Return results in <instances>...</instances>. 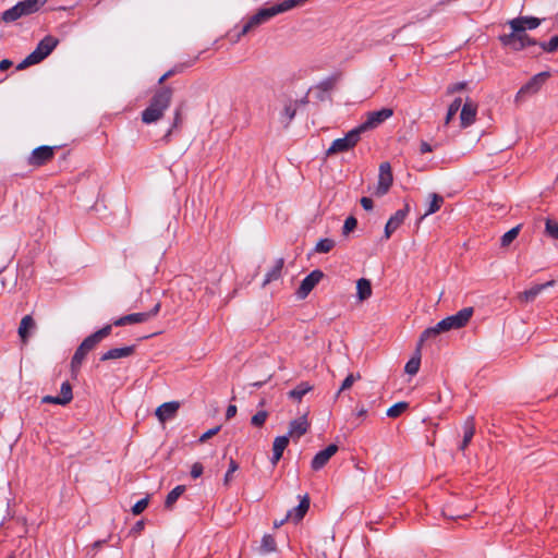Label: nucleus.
<instances>
[{
    "mask_svg": "<svg viewBox=\"0 0 558 558\" xmlns=\"http://www.w3.org/2000/svg\"><path fill=\"white\" fill-rule=\"evenodd\" d=\"M307 0H283L280 3H274L257 10L256 13L243 20L242 29L239 35H245L253 32L258 25L268 22L271 17L279 13L287 12L295 7L302 5Z\"/></svg>",
    "mask_w": 558,
    "mask_h": 558,
    "instance_id": "nucleus-1",
    "label": "nucleus"
},
{
    "mask_svg": "<svg viewBox=\"0 0 558 558\" xmlns=\"http://www.w3.org/2000/svg\"><path fill=\"white\" fill-rule=\"evenodd\" d=\"M173 96V89L169 86H161L154 93L148 107L142 112V121L150 124L159 121L165 111L169 108Z\"/></svg>",
    "mask_w": 558,
    "mask_h": 558,
    "instance_id": "nucleus-2",
    "label": "nucleus"
},
{
    "mask_svg": "<svg viewBox=\"0 0 558 558\" xmlns=\"http://www.w3.org/2000/svg\"><path fill=\"white\" fill-rule=\"evenodd\" d=\"M504 48L511 51H519L525 48L538 46L541 51L554 52L558 49V37L545 43H537L531 37H499Z\"/></svg>",
    "mask_w": 558,
    "mask_h": 558,
    "instance_id": "nucleus-3",
    "label": "nucleus"
},
{
    "mask_svg": "<svg viewBox=\"0 0 558 558\" xmlns=\"http://www.w3.org/2000/svg\"><path fill=\"white\" fill-rule=\"evenodd\" d=\"M57 45L58 39H56V37H44L37 45L36 49L17 64L16 70H24L31 65L39 63L52 52Z\"/></svg>",
    "mask_w": 558,
    "mask_h": 558,
    "instance_id": "nucleus-4",
    "label": "nucleus"
},
{
    "mask_svg": "<svg viewBox=\"0 0 558 558\" xmlns=\"http://www.w3.org/2000/svg\"><path fill=\"white\" fill-rule=\"evenodd\" d=\"M48 0H23L17 2L14 7L5 10L2 13L1 20L10 23L19 20L22 16L33 14L47 2Z\"/></svg>",
    "mask_w": 558,
    "mask_h": 558,
    "instance_id": "nucleus-5",
    "label": "nucleus"
},
{
    "mask_svg": "<svg viewBox=\"0 0 558 558\" xmlns=\"http://www.w3.org/2000/svg\"><path fill=\"white\" fill-rule=\"evenodd\" d=\"M361 140V132L357 128L351 130L342 138L335 140L326 151V156L351 150Z\"/></svg>",
    "mask_w": 558,
    "mask_h": 558,
    "instance_id": "nucleus-6",
    "label": "nucleus"
},
{
    "mask_svg": "<svg viewBox=\"0 0 558 558\" xmlns=\"http://www.w3.org/2000/svg\"><path fill=\"white\" fill-rule=\"evenodd\" d=\"M187 47L192 53H195L194 58L187 62V65H192L199 56L210 49L219 50L222 45H219V39H213V37H193Z\"/></svg>",
    "mask_w": 558,
    "mask_h": 558,
    "instance_id": "nucleus-7",
    "label": "nucleus"
},
{
    "mask_svg": "<svg viewBox=\"0 0 558 558\" xmlns=\"http://www.w3.org/2000/svg\"><path fill=\"white\" fill-rule=\"evenodd\" d=\"M393 110L391 108H383L378 111H371L366 114V120L361 123L359 126V131L362 133L376 129L378 125H380L383 122H385L387 119L392 117Z\"/></svg>",
    "mask_w": 558,
    "mask_h": 558,
    "instance_id": "nucleus-8",
    "label": "nucleus"
},
{
    "mask_svg": "<svg viewBox=\"0 0 558 558\" xmlns=\"http://www.w3.org/2000/svg\"><path fill=\"white\" fill-rule=\"evenodd\" d=\"M393 183V175L391 166L388 161H384L379 165L378 184L375 191V195L380 197L386 195Z\"/></svg>",
    "mask_w": 558,
    "mask_h": 558,
    "instance_id": "nucleus-9",
    "label": "nucleus"
},
{
    "mask_svg": "<svg viewBox=\"0 0 558 558\" xmlns=\"http://www.w3.org/2000/svg\"><path fill=\"white\" fill-rule=\"evenodd\" d=\"M160 310V303H157L150 311L143 313H133L122 316L113 322V325L117 327L131 325V324H141L145 323L151 317L156 316Z\"/></svg>",
    "mask_w": 558,
    "mask_h": 558,
    "instance_id": "nucleus-10",
    "label": "nucleus"
},
{
    "mask_svg": "<svg viewBox=\"0 0 558 558\" xmlns=\"http://www.w3.org/2000/svg\"><path fill=\"white\" fill-rule=\"evenodd\" d=\"M542 21L543 20L534 16H519L508 21L507 23L511 28L510 35H514L524 33L525 31H533L541 25Z\"/></svg>",
    "mask_w": 558,
    "mask_h": 558,
    "instance_id": "nucleus-11",
    "label": "nucleus"
},
{
    "mask_svg": "<svg viewBox=\"0 0 558 558\" xmlns=\"http://www.w3.org/2000/svg\"><path fill=\"white\" fill-rule=\"evenodd\" d=\"M56 146L43 145L35 148L27 159V163L33 167H40L50 161L54 156Z\"/></svg>",
    "mask_w": 558,
    "mask_h": 558,
    "instance_id": "nucleus-12",
    "label": "nucleus"
},
{
    "mask_svg": "<svg viewBox=\"0 0 558 558\" xmlns=\"http://www.w3.org/2000/svg\"><path fill=\"white\" fill-rule=\"evenodd\" d=\"M324 272L319 269L313 270L310 275H307L301 282L296 295L299 299H305L311 291L315 288V286L323 279Z\"/></svg>",
    "mask_w": 558,
    "mask_h": 558,
    "instance_id": "nucleus-13",
    "label": "nucleus"
},
{
    "mask_svg": "<svg viewBox=\"0 0 558 558\" xmlns=\"http://www.w3.org/2000/svg\"><path fill=\"white\" fill-rule=\"evenodd\" d=\"M73 399L72 386L69 381L61 385L60 396H45L41 398L43 403H52L58 405H66Z\"/></svg>",
    "mask_w": 558,
    "mask_h": 558,
    "instance_id": "nucleus-14",
    "label": "nucleus"
},
{
    "mask_svg": "<svg viewBox=\"0 0 558 558\" xmlns=\"http://www.w3.org/2000/svg\"><path fill=\"white\" fill-rule=\"evenodd\" d=\"M549 77L548 72H541L536 75H534L526 84H524L520 90L517 94V98L523 96V95H532L539 90L542 85L546 82V80Z\"/></svg>",
    "mask_w": 558,
    "mask_h": 558,
    "instance_id": "nucleus-15",
    "label": "nucleus"
},
{
    "mask_svg": "<svg viewBox=\"0 0 558 558\" xmlns=\"http://www.w3.org/2000/svg\"><path fill=\"white\" fill-rule=\"evenodd\" d=\"M477 104L468 98L464 105L461 107L460 112V124L461 128L465 129L472 125L476 120Z\"/></svg>",
    "mask_w": 558,
    "mask_h": 558,
    "instance_id": "nucleus-16",
    "label": "nucleus"
},
{
    "mask_svg": "<svg viewBox=\"0 0 558 558\" xmlns=\"http://www.w3.org/2000/svg\"><path fill=\"white\" fill-rule=\"evenodd\" d=\"M409 213V205L407 204L404 208L399 209L392 215L385 226L384 236L385 239H389L391 234L403 223L405 217Z\"/></svg>",
    "mask_w": 558,
    "mask_h": 558,
    "instance_id": "nucleus-17",
    "label": "nucleus"
},
{
    "mask_svg": "<svg viewBox=\"0 0 558 558\" xmlns=\"http://www.w3.org/2000/svg\"><path fill=\"white\" fill-rule=\"evenodd\" d=\"M473 307H464L460 310L457 314L446 317L450 330L460 329L464 327L473 316Z\"/></svg>",
    "mask_w": 558,
    "mask_h": 558,
    "instance_id": "nucleus-18",
    "label": "nucleus"
},
{
    "mask_svg": "<svg viewBox=\"0 0 558 558\" xmlns=\"http://www.w3.org/2000/svg\"><path fill=\"white\" fill-rule=\"evenodd\" d=\"M308 428H310V423L307 421V414H304L301 417H299L296 420H292L289 423V430L286 436H289V439L293 438L296 440L300 437H302L303 435H305L308 432Z\"/></svg>",
    "mask_w": 558,
    "mask_h": 558,
    "instance_id": "nucleus-19",
    "label": "nucleus"
},
{
    "mask_svg": "<svg viewBox=\"0 0 558 558\" xmlns=\"http://www.w3.org/2000/svg\"><path fill=\"white\" fill-rule=\"evenodd\" d=\"M555 283V280H549L545 283L535 284L531 289L519 293L518 300L522 303L533 302L536 299V296H538L544 290H546L549 287H554Z\"/></svg>",
    "mask_w": 558,
    "mask_h": 558,
    "instance_id": "nucleus-20",
    "label": "nucleus"
},
{
    "mask_svg": "<svg viewBox=\"0 0 558 558\" xmlns=\"http://www.w3.org/2000/svg\"><path fill=\"white\" fill-rule=\"evenodd\" d=\"M310 504H311V499H310L308 495L306 494L301 498L300 504L295 508L288 511L287 519H290L294 523L300 522L307 513V511L310 509Z\"/></svg>",
    "mask_w": 558,
    "mask_h": 558,
    "instance_id": "nucleus-21",
    "label": "nucleus"
},
{
    "mask_svg": "<svg viewBox=\"0 0 558 558\" xmlns=\"http://www.w3.org/2000/svg\"><path fill=\"white\" fill-rule=\"evenodd\" d=\"M179 407L180 404L177 401L165 402L157 408L156 416L161 423H163L175 415V413L179 410Z\"/></svg>",
    "mask_w": 558,
    "mask_h": 558,
    "instance_id": "nucleus-22",
    "label": "nucleus"
},
{
    "mask_svg": "<svg viewBox=\"0 0 558 558\" xmlns=\"http://www.w3.org/2000/svg\"><path fill=\"white\" fill-rule=\"evenodd\" d=\"M135 352V345H129L123 348H113L108 350L100 356V361L106 362L109 360H117L128 357Z\"/></svg>",
    "mask_w": 558,
    "mask_h": 558,
    "instance_id": "nucleus-23",
    "label": "nucleus"
},
{
    "mask_svg": "<svg viewBox=\"0 0 558 558\" xmlns=\"http://www.w3.org/2000/svg\"><path fill=\"white\" fill-rule=\"evenodd\" d=\"M35 327H36V323L31 315H26L22 318L20 326H19L17 333H19L23 344H26L28 342L31 331L34 330Z\"/></svg>",
    "mask_w": 558,
    "mask_h": 558,
    "instance_id": "nucleus-24",
    "label": "nucleus"
},
{
    "mask_svg": "<svg viewBox=\"0 0 558 558\" xmlns=\"http://www.w3.org/2000/svg\"><path fill=\"white\" fill-rule=\"evenodd\" d=\"M289 445V436H278L275 438L272 444V457H271V464L276 465L278 461L281 459L284 449Z\"/></svg>",
    "mask_w": 558,
    "mask_h": 558,
    "instance_id": "nucleus-25",
    "label": "nucleus"
},
{
    "mask_svg": "<svg viewBox=\"0 0 558 558\" xmlns=\"http://www.w3.org/2000/svg\"><path fill=\"white\" fill-rule=\"evenodd\" d=\"M463 439H462V442L460 445V450H465V448L469 446V444L471 442L474 434H475V423H474V417L473 416H469L463 426Z\"/></svg>",
    "mask_w": 558,
    "mask_h": 558,
    "instance_id": "nucleus-26",
    "label": "nucleus"
},
{
    "mask_svg": "<svg viewBox=\"0 0 558 558\" xmlns=\"http://www.w3.org/2000/svg\"><path fill=\"white\" fill-rule=\"evenodd\" d=\"M283 266H284V259L282 257L278 258L276 260L274 267L266 274L262 286L266 287L270 282L278 280L281 277Z\"/></svg>",
    "mask_w": 558,
    "mask_h": 558,
    "instance_id": "nucleus-27",
    "label": "nucleus"
},
{
    "mask_svg": "<svg viewBox=\"0 0 558 558\" xmlns=\"http://www.w3.org/2000/svg\"><path fill=\"white\" fill-rule=\"evenodd\" d=\"M357 299L363 302L372 295V283L366 278H361L356 281Z\"/></svg>",
    "mask_w": 558,
    "mask_h": 558,
    "instance_id": "nucleus-28",
    "label": "nucleus"
},
{
    "mask_svg": "<svg viewBox=\"0 0 558 558\" xmlns=\"http://www.w3.org/2000/svg\"><path fill=\"white\" fill-rule=\"evenodd\" d=\"M313 386L307 381L300 383L294 389L288 392L290 399L300 402L302 398L310 391L313 390Z\"/></svg>",
    "mask_w": 558,
    "mask_h": 558,
    "instance_id": "nucleus-29",
    "label": "nucleus"
},
{
    "mask_svg": "<svg viewBox=\"0 0 558 558\" xmlns=\"http://www.w3.org/2000/svg\"><path fill=\"white\" fill-rule=\"evenodd\" d=\"M421 365V348L416 347L414 355L408 361L404 372L409 375H415Z\"/></svg>",
    "mask_w": 558,
    "mask_h": 558,
    "instance_id": "nucleus-30",
    "label": "nucleus"
},
{
    "mask_svg": "<svg viewBox=\"0 0 558 558\" xmlns=\"http://www.w3.org/2000/svg\"><path fill=\"white\" fill-rule=\"evenodd\" d=\"M340 76L341 75L337 73L323 80L318 85L314 87V90H322L327 93L332 90L336 87L337 83L339 82Z\"/></svg>",
    "mask_w": 558,
    "mask_h": 558,
    "instance_id": "nucleus-31",
    "label": "nucleus"
},
{
    "mask_svg": "<svg viewBox=\"0 0 558 558\" xmlns=\"http://www.w3.org/2000/svg\"><path fill=\"white\" fill-rule=\"evenodd\" d=\"M185 492L184 485H178L166 497L165 508L171 510L179 497Z\"/></svg>",
    "mask_w": 558,
    "mask_h": 558,
    "instance_id": "nucleus-32",
    "label": "nucleus"
},
{
    "mask_svg": "<svg viewBox=\"0 0 558 558\" xmlns=\"http://www.w3.org/2000/svg\"><path fill=\"white\" fill-rule=\"evenodd\" d=\"M276 548H277V544H276L274 536L270 534L264 535L262 538L259 551L262 554H269V553L275 551Z\"/></svg>",
    "mask_w": 558,
    "mask_h": 558,
    "instance_id": "nucleus-33",
    "label": "nucleus"
},
{
    "mask_svg": "<svg viewBox=\"0 0 558 558\" xmlns=\"http://www.w3.org/2000/svg\"><path fill=\"white\" fill-rule=\"evenodd\" d=\"M521 229V225H518L507 231L500 239V245L501 247H508L519 235Z\"/></svg>",
    "mask_w": 558,
    "mask_h": 558,
    "instance_id": "nucleus-34",
    "label": "nucleus"
},
{
    "mask_svg": "<svg viewBox=\"0 0 558 558\" xmlns=\"http://www.w3.org/2000/svg\"><path fill=\"white\" fill-rule=\"evenodd\" d=\"M444 204V197L439 194L433 193L430 194V202L428 205V209L426 210L424 216L432 215L440 209Z\"/></svg>",
    "mask_w": 558,
    "mask_h": 558,
    "instance_id": "nucleus-35",
    "label": "nucleus"
},
{
    "mask_svg": "<svg viewBox=\"0 0 558 558\" xmlns=\"http://www.w3.org/2000/svg\"><path fill=\"white\" fill-rule=\"evenodd\" d=\"M87 353L86 350H82V345L80 344L71 360L72 371H76L81 367Z\"/></svg>",
    "mask_w": 558,
    "mask_h": 558,
    "instance_id": "nucleus-36",
    "label": "nucleus"
},
{
    "mask_svg": "<svg viewBox=\"0 0 558 558\" xmlns=\"http://www.w3.org/2000/svg\"><path fill=\"white\" fill-rule=\"evenodd\" d=\"M408 408H409L408 402L400 401L387 410V415L391 418H396V417L400 416L404 411H407Z\"/></svg>",
    "mask_w": 558,
    "mask_h": 558,
    "instance_id": "nucleus-37",
    "label": "nucleus"
},
{
    "mask_svg": "<svg viewBox=\"0 0 558 558\" xmlns=\"http://www.w3.org/2000/svg\"><path fill=\"white\" fill-rule=\"evenodd\" d=\"M336 243L332 239L326 238L322 239L317 242L315 246V252L317 253H329L333 247Z\"/></svg>",
    "mask_w": 558,
    "mask_h": 558,
    "instance_id": "nucleus-38",
    "label": "nucleus"
},
{
    "mask_svg": "<svg viewBox=\"0 0 558 558\" xmlns=\"http://www.w3.org/2000/svg\"><path fill=\"white\" fill-rule=\"evenodd\" d=\"M462 100L461 98H456L449 106L446 118H445V124H449L450 121L453 119V117L457 114L459 109L461 108Z\"/></svg>",
    "mask_w": 558,
    "mask_h": 558,
    "instance_id": "nucleus-39",
    "label": "nucleus"
},
{
    "mask_svg": "<svg viewBox=\"0 0 558 558\" xmlns=\"http://www.w3.org/2000/svg\"><path fill=\"white\" fill-rule=\"evenodd\" d=\"M438 335H440V333L438 332V330H437V328H436L435 326H434V327L426 328V329L422 332V335H421V337H420V340H418V343H417V345H416V347H418V348H421V349H422V345H423V343H424L426 340H428V339H430V338H435V337H437Z\"/></svg>",
    "mask_w": 558,
    "mask_h": 558,
    "instance_id": "nucleus-40",
    "label": "nucleus"
},
{
    "mask_svg": "<svg viewBox=\"0 0 558 558\" xmlns=\"http://www.w3.org/2000/svg\"><path fill=\"white\" fill-rule=\"evenodd\" d=\"M99 339L96 337L95 333H92L89 335L88 337H86L81 345H82V350H86L87 352L94 350L96 348V345L99 343Z\"/></svg>",
    "mask_w": 558,
    "mask_h": 558,
    "instance_id": "nucleus-41",
    "label": "nucleus"
},
{
    "mask_svg": "<svg viewBox=\"0 0 558 558\" xmlns=\"http://www.w3.org/2000/svg\"><path fill=\"white\" fill-rule=\"evenodd\" d=\"M361 378V374H349L345 379L342 381L341 387L339 391L337 392V396H339L342 391L348 390L352 387L355 380Z\"/></svg>",
    "mask_w": 558,
    "mask_h": 558,
    "instance_id": "nucleus-42",
    "label": "nucleus"
},
{
    "mask_svg": "<svg viewBox=\"0 0 558 558\" xmlns=\"http://www.w3.org/2000/svg\"><path fill=\"white\" fill-rule=\"evenodd\" d=\"M545 233L548 236L558 240V222H556L551 219H546Z\"/></svg>",
    "mask_w": 558,
    "mask_h": 558,
    "instance_id": "nucleus-43",
    "label": "nucleus"
},
{
    "mask_svg": "<svg viewBox=\"0 0 558 558\" xmlns=\"http://www.w3.org/2000/svg\"><path fill=\"white\" fill-rule=\"evenodd\" d=\"M181 125H182V109L181 108H177L175 111H174V119H173L172 126L170 128V130L165 135V138L168 140L170 134L172 133V131L175 130V129H179Z\"/></svg>",
    "mask_w": 558,
    "mask_h": 558,
    "instance_id": "nucleus-44",
    "label": "nucleus"
},
{
    "mask_svg": "<svg viewBox=\"0 0 558 558\" xmlns=\"http://www.w3.org/2000/svg\"><path fill=\"white\" fill-rule=\"evenodd\" d=\"M328 463V460L325 459L320 452H317L312 460L311 466L314 471H318L323 469Z\"/></svg>",
    "mask_w": 558,
    "mask_h": 558,
    "instance_id": "nucleus-45",
    "label": "nucleus"
},
{
    "mask_svg": "<svg viewBox=\"0 0 558 558\" xmlns=\"http://www.w3.org/2000/svg\"><path fill=\"white\" fill-rule=\"evenodd\" d=\"M239 470V464L236 463V461L234 459H230L229 461V469L225 475V478H223V484L225 485H229L230 482H231V478H232V474L234 472H236Z\"/></svg>",
    "mask_w": 558,
    "mask_h": 558,
    "instance_id": "nucleus-46",
    "label": "nucleus"
},
{
    "mask_svg": "<svg viewBox=\"0 0 558 558\" xmlns=\"http://www.w3.org/2000/svg\"><path fill=\"white\" fill-rule=\"evenodd\" d=\"M356 226H357L356 218L353 216H349L344 221V225L342 228V234L348 235L351 231H353L356 228Z\"/></svg>",
    "mask_w": 558,
    "mask_h": 558,
    "instance_id": "nucleus-47",
    "label": "nucleus"
},
{
    "mask_svg": "<svg viewBox=\"0 0 558 558\" xmlns=\"http://www.w3.org/2000/svg\"><path fill=\"white\" fill-rule=\"evenodd\" d=\"M267 417H268L267 411H258L256 414H254L252 416L251 423H252V425L259 427L265 423Z\"/></svg>",
    "mask_w": 558,
    "mask_h": 558,
    "instance_id": "nucleus-48",
    "label": "nucleus"
},
{
    "mask_svg": "<svg viewBox=\"0 0 558 558\" xmlns=\"http://www.w3.org/2000/svg\"><path fill=\"white\" fill-rule=\"evenodd\" d=\"M149 502V496L138 500L133 507H132V513L134 515L141 514L148 506Z\"/></svg>",
    "mask_w": 558,
    "mask_h": 558,
    "instance_id": "nucleus-49",
    "label": "nucleus"
},
{
    "mask_svg": "<svg viewBox=\"0 0 558 558\" xmlns=\"http://www.w3.org/2000/svg\"><path fill=\"white\" fill-rule=\"evenodd\" d=\"M296 113V106L289 104L284 107L283 114L287 118V124L290 123Z\"/></svg>",
    "mask_w": 558,
    "mask_h": 558,
    "instance_id": "nucleus-50",
    "label": "nucleus"
},
{
    "mask_svg": "<svg viewBox=\"0 0 558 558\" xmlns=\"http://www.w3.org/2000/svg\"><path fill=\"white\" fill-rule=\"evenodd\" d=\"M112 326H114L113 323L106 325L102 328H100L99 330L94 332L96 335V337L99 339V341H101L102 339H105L106 337H108L111 333Z\"/></svg>",
    "mask_w": 558,
    "mask_h": 558,
    "instance_id": "nucleus-51",
    "label": "nucleus"
},
{
    "mask_svg": "<svg viewBox=\"0 0 558 558\" xmlns=\"http://www.w3.org/2000/svg\"><path fill=\"white\" fill-rule=\"evenodd\" d=\"M338 451V446L335 444L329 445L324 450L319 451L320 454L325 457L329 461V459Z\"/></svg>",
    "mask_w": 558,
    "mask_h": 558,
    "instance_id": "nucleus-52",
    "label": "nucleus"
},
{
    "mask_svg": "<svg viewBox=\"0 0 558 558\" xmlns=\"http://www.w3.org/2000/svg\"><path fill=\"white\" fill-rule=\"evenodd\" d=\"M221 426H216L214 428H210L208 429L207 432H205L201 437H199V442H205L206 440H208L209 438H211L213 436L217 435L220 430Z\"/></svg>",
    "mask_w": 558,
    "mask_h": 558,
    "instance_id": "nucleus-53",
    "label": "nucleus"
},
{
    "mask_svg": "<svg viewBox=\"0 0 558 558\" xmlns=\"http://www.w3.org/2000/svg\"><path fill=\"white\" fill-rule=\"evenodd\" d=\"M204 468L199 462H195L191 468V476L193 478H198L203 474Z\"/></svg>",
    "mask_w": 558,
    "mask_h": 558,
    "instance_id": "nucleus-54",
    "label": "nucleus"
},
{
    "mask_svg": "<svg viewBox=\"0 0 558 558\" xmlns=\"http://www.w3.org/2000/svg\"><path fill=\"white\" fill-rule=\"evenodd\" d=\"M465 87H466L465 82H459V83L452 84V85L448 86L447 94L448 95L454 94L457 92L464 89Z\"/></svg>",
    "mask_w": 558,
    "mask_h": 558,
    "instance_id": "nucleus-55",
    "label": "nucleus"
},
{
    "mask_svg": "<svg viewBox=\"0 0 558 558\" xmlns=\"http://www.w3.org/2000/svg\"><path fill=\"white\" fill-rule=\"evenodd\" d=\"M189 66L187 63L186 64H178V65H174L172 69H170L169 71L166 72V76H173L178 73H181L184 68Z\"/></svg>",
    "mask_w": 558,
    "mask_h": 558,
    "instance_id": "nucleus-56",
    "label": "nucleus"
},
{
    "mask_svg": "<svg viewBox=\"0 0 558 558\" xmlns=\"http://www.w3.org/2000/svg\"><path fill=\"white\" fill-rule=\"evenodd\" d=\"M360 203H361V206L365 209V210H372L373 207H374V203H373V199L369 198V197H362L360 199Z\"/></svg>",
    "mask_w": 558,
    "mask_h": 558,
    "instance_id": "nucleus-57",
    "label": "nucleus"
},
{
    "mask_svg": "<svg viewBox=\"0 0 558 558\" xmlns=\"http://www.w3.org/2000/svg\"><path fill=\"white\" fill-rule=\"evenodd\" d=\"M449 324L447 323L446 318H444L442 320H440L439 323H437L435 325V327L437 328L438 332L441 333V332H445V331H449L450 328L448 326Z\"/></svg>",
    "mask_w": 558,
    "mask_h": 558,
    "instance_id": "nucleus-58",
    "label": "nucleus"
},
{
    "mask_svg": "<svg viewBox=\"0 0 558 558\" xmlns=\"http://www.w3.org/2000/svg\"><path fill=\"white\" fill-rule=\"evenodd\" d=\"M236 407L234 404H230L228 408H227V411H226V418L227 420H230L232 418L233 416H235L236 414Z\"/></svg>",
    "mask_w": 558,
    "mask_h": 558,
    "instance_id": "nucleus-59",
    "label": "nucleus"
},
{
    "mask_svg": "<svg viewBox=\"0 0 558 558\" xmlns=\"http://www.w3.org/2000/svg\"><path fill=\"white\" fill-rule=\"evenodd\" d=\"M433 150L432 146L426 141H421L420 151L421 154L430 153Z\"/></svg>",
    "mask_w": 558,
    "mask_h": 558,
    "instance_id": "nucleus-60",
    "label": "nucleus"
},
{
    "mask_svg": "<svg viewBox=\"0 0 558 558\" xmlns=\"http://www.w3.org/2000/svg\"><path fill=\"white\" fill-rule=\"evenodd\" d=\"M12 61L9 59H3L0 61V71H5L12 66Z\"/></svg>",
    "mask_w": 558,
    "mask_h": 558,
    "instance_id": "nucleus-61",
    "label": "nucleus"
},
{
    "mask_svg": "<svg viewBox=\"0 0 558 558\" xmlns=\"http://www.w3.org/2000/svg\"><path fill=\"white\" fill-rule=\"evenodd\" d=\"M315 92H316V98L319 101H325V100L329 99V97L326 95L327 92H322V90H315Z\"/></svg>",
    "mask_w": 558,
    "mask_h": 558,
    "instance_id": "nucleus-62",
    "label": "nucleus"
},
{
    "mask_svg": "<svg viewBox=\"0 0 558 558\" xmlns=\"http://www.w3.org/2000/svg\"><path fill=\"white\" fill-rule=\"evenodd\" d=\"M306 104H308V98H307V95L305 97H303L302 99L300 100H295L294 101V105L298 107V106H305Z\"/></svg>",
    "mask_w": 558,
    "mask_h": 558,
    "instance_id": "nucleus-63",
    "label": "nucleus"
},
{
    "mask_svg": "<svg viewBox=\"0 0 558 558\" xmlns=\"http://www.w3.org/2000/svg\"><path fill=\"white\" fill-rule=\"evenodd\" d=\"M143 529H144V522L143 521L136 522L135 525L133 526V531H135V532H141Z\"/></svg>",
    "mask_w": 558,
    "mask_h": 558,
    "instance_id": "nucleus-64",
    "label": "nucleus"
}]
</instances>
